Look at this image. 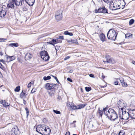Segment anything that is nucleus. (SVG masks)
<instances>
[{
  "label": "nucleus",
  "mask_w": 135,
  "mask_h": 135,
  "mask_svg": "<svg viewBox=\"0 0 135 135\" xmlns=\"http://www.w3.org/2000/svg\"><path fill=\"white\" fill-rule=\"evenodd\" d=\"M49 95L50 96H52V95H54L52 94V93H51V91H50V92H49Z\"/></svg>",
  "instance_id": "obj_58"
},
{
  "label": "nucleus",
  "mask_w": 135,
  "mask_h": 135,
  "mask_svg": "<svg viewBox=\"0 0 135 135\" xmlns=\"http://www.w3.org/2000/svg\"><path fill=\"white\" fill-rule=\"evenodd\" d=\"M35 92V91H33V89H32L31 91V93H33Z\"/></svg>",
  "instance_id": "obj_64"
},
{
  "label": "nucleus",
  "mask_w": 135,
  "mask_h": 135,
  "mask_svg": "<svg viewBox=\"0 0 135 135\" xmlns=\"http://www.w3.org/2000/svg\"><path fill=\"white\" fill-rule=\"evenodd\" d=\"M17 128H13L11 131V135H17L18 133V129L17 127Z\"/></svg>",
  "instance_id": "obj_12"
},
{
  "label": "nucleus",
  "mask_w": 135,
  "mask_h": 135,
  "mask_svg": "<svg viewBox=\"0 0 135 135\" xmlns=\"http://www.w3.org/2000/svg\"><path fill=\"white\" fill-rule=\"evenodd\" d=\"M73 70L72 69L68 71V73H72L73 72Z\"/></svg>",
  "instance_id": "obj_56"
},
{
  "label": "nucleus",
  "mask_w": 135,
  "mask_h": 135,
  "mask_svg": "<svg viewBox=\"0 0 135 135\" xmlns=\"http://www.w3.org/2000/svg\"><path fill=\"white\" fill-rule=\"evenodd\" d=\"M62 40L57 39V43H61L62 42Z\"/></svg>",
  "instance_id": "obj_52"
},
{
  "label": "nucleus",
  "mask_w": 135,
  "mask_h": 135,
  "mask_svg": "<svg viewBox=\"0 0 135 135\" xmlns=\"http://www.w3.org/2000/svg\"><path fill=\"white\" fill-rule=\"evenodd\" d=\"M72 103L69 102H68L67 103V107H70Z\"/></svg>",
  "instance_id": "obj_42"
},
{
  "label": "nucleus",
  "mask_w": 135,
  "mask_h": 135,
  "mask_svg": "<svg viewBox=\"0 0 135 135\" xmlns=\"http://www.w3.org/2000/svg\"><path fill=\"white\" fill-rule=\"evenodd\" d=\"M3 10V7L2 5H0V12Z\"/></svg>",
  "instance_id": "obj_55"
},
{
  "label": "nucleus",
  "mask_w": 135,
  "mask_h": 135,
  "mask_svg": "<svg viewBox=\"0 0 135 135\" xmlns=\"http://www.w3.org/2000/svg\"><path fill=\"white\" fill-rule=\"evenodd\" d=\"M118 107L120 109L121 108L122 111L123 110V109H124L126 106V104L123 100L121 99L118 102Z\"/></svg>",
  "instance_id": "obj_5"
},
{
  "label": "nucleus",
  "mask_w": 135,
  "mask_h": 135,
  "mask_svg": "<svg viewBox=\"0 0 135 135\" xmlns=\"http://www.w3.org/2000/svg\"><path fill=\"white\" fill-rule=\"evenodd\" d=\"M91 88L90 87H86L85 88V89L86 91H89L91 90Z\"/></svg>",
  "instance_id": "obj_35"
},
{
  "label": "nucleus",
  "mask_w": 135,
  "mask_h": 135,
  "mask_svg": "<svg viewBox=\"0 0 135 135\" xmlns=\"http://www.w3.org/2000/svg\"><path fill=\"white\" fill-rule=\"evenodd\" d=\"M110 6L112 8L113 10H115L117 9H119L120 8L119 7L120 6L119 5L117 6L116 3H114L113 4H112V3L111 4Z\"/></svg>",
  "instance_id": "obj_13"
},
{
  "label": "nucleus",
  "mask_w": 135,
  "mask_h": 135,
  "mask_svg": "<svg viewBox=\"0 0 135 135\" xmlns=\"http://www.w3.org/2000/svg\"><path fill=\"white\" fill-rule=\"evenodd\" d=\"M105 2L107 3H109V5H110L111 4L113 3L112 0H103Z\"/></svg>",
  "instance_id": "obj_29"
},
{
  "label": "nucleus",
  "mask_w": 135,
  "mask_h": 135,
  "mask_svg": "<svg viewBox=\"0 0 135 135\" xmlns=\"http://www.w3.org/2000/svg\"><path fill=\"white\" fill-rule=\"evenodd\" d=\"M119 81H116L114 82V84L116 85H118L119 84Z\"/></svg>",
  "instance_id": "obj_50"
},
{
  "label": "nucleus",
  "mask_w": 135,
  "mask_h": 135,
  "mask_svg": "<svg viewBox=\"0 0 135 135\" xmlns=\"http://www.w3.org/2000/svg\"><path fill=\"white\" fill-rule=\"evenodd\" d=\"M1 15H2L3 17H4L6 14V12L4 10H2L0 13Z\"/></svg>",
  "instance_id": "obj_32"
},
{
  "label": "nucleus",
  "mask_w": 135,
  "mask_h": 135,
  "mask_svg": "<svg viewBox=\"0 0 135 135\" xmlns=\"http://www.w3.org/2000/svg\"><path fill=\"white\" fill-rule=\"evenodd\" d=\"M33 83L32 82H30L28 84V85H27L28 88H29L31 86V85H32V84Z\"/></svg>",
  "instance_id": "obj_44"
},
{
  "label": "nucleus",
  "mask_w": 135,
  "mask_h": 135,
  "mask_svg": "<svg viewBox=\"0 0 135 135\" xmlns=\"http://www.w3.org/2000/svg\"><path fill=\"white\" fill-rule=\"evenodd\" d=\"M70 108H71V109L73 110H75L77 109V107L74 104L72 103L71 104V105L70 106Z\"/></svg>",
  "instance_id": "obj_27"
},
{
  "label": "nucleus",
  "mask_w": 135,
  "mask_h": 135,
  "mask_svg": "<svg viewBox=\"0 0 135 135\" xmlns=\"http://www.w3.org/2000/svg\"><path fill=\"white\" fill-rule=\"evenodd\" d=\"M67 41L69 43H70V42H71V40H67Z\"/></svg>",
  "instance_id": "obj_63"
},
{
  "label": "nucleus",
  "mask_w": 135,
  "mask_h": 135,
  "mask_svg": "<svg viewBox=\"0 0 135 135\" xmlns=\"http://www.w3.org/2000/svg\"><path fill=\"white\" fill-rule=\"evenodd\" d=\"M27 95V94L25 93V91L23 90L20 94V97L21 98H22L24 97H26Z\"/></svg>",
  "instance_id": "obj_22"
},
{
  "label": "nucleus",
  "mask_w": 135,
  "mask_h": 135,
  "mask_svg": "<svg viewBox=\"0 0 135 135\" xmlns=\"http://www.w3.org/2000/svg\"><path fill=\"white\" fill-rule=\"evenodd\" d=\"M0 62H2L3 64H5V62H6V61L4 60L3 59L0 60Z\"/></svg>",
  "instance_id": "obj_51"
},
{
  "label": "nucleus",
  "mask_w": 135,
  "mask_h": 135,
  "mask_svg": "<svg viewBox=\"0 0 135 135\" xmlns=\"http://www.w3.org/2000/svg\"><path fill=\"white\" fill-rule=\"evenodd\" d=\"M121 118H120H120H116V119H115L114 120H112L113 121H115V123L116 124H118L120 121V119Z\"/></svg>",
  "instance_id": "obj_31"
},
{
  "label": "nucleus",
  "mask_w": 135,
  "mask_h": 135,
  "mask_svg": "<svg viewBox=\"0 0 135 135\" xmlns=\"http://www.w3.org/2000/svg\"><path fill=\"white\" fill-rule=\"evenodd\" d=\"M9 46H14L15 47H17L18 46V43H13L10 44L9 45Z\"/></svg>",
  "instance_id": "obj_26"
},
{
  "label": "nucleus",
  "mask_w": 135,
  "mask_h": 135,
  "mask_svg": "<svg viewBox=\"0 0 135 135\" xmlns=\"http://www.w3.org/2000/svg\"><path fill=\"white\" fill-rule=\"evenodd\" d=\"M62 15L57 14V15H56L55 16V19L57 21H58L61 20L62 18Z\"/></svg>",
  "instance_id": "obj_21"
},
{
  "label": "nucleus",
  "mask_w": 135,
  "mask_h": 135,
  "mask_svg": "<svg viewBox=\"0 0 135 135\" xmlns=\"http://www.w3.org/2000/svg\"><path fill=\"white\" fill-rule=\"evenodd\" d=\"M58 38L64 39V36H59V37Z\"/></svg>",
  "instance_id": "obj_49"
},
{
  "label": "nucleus",
  "mask_w": 135,
  "mask_h": 135,
  "mask_svg": "<svg viewBox=\"0 0 135 135\" xmlns=\"http://www.w3.org/2000/svg\"><path fill=\"white\" fill-rule=\"evenodd\" d=\"M22 8H23V10L24 11H27L28 10V9L27 8V7H26L25 6H23Z\"/></svg>",
  "instance_id": "obj_41"
},
{
  "label": "nucleus",
  "mask_w": 135,
  "mask_h": 135,
  "mask_svg": "<svg viewBox=\"0 0 135 135\" xmlns=\"http://www.w3.org/2000/svg\"><path fill=\"white\" fill-rule=\"evenodd\" d=\"M26 2L30 6H32L35 3V0H26Z\"/></svg>",
  "instance_id": "obj_19"
},
{
  "label": "nucleus",
  "mask_w": 135,
  "mask_h": 135,
  "mask_svg": "<svg viewBox=\"0 0 135 135\" xmlns=\"http://www.w3.org/2000/svg\"><path fill=\"white\" fill-rule=\"evenodd\" d=\"M20 86H18L16 87L15 89V91L16 92H19L20 90Z\"/></svg>",
  "instance_id": "obj_34"
},
{
  "label": "nucleus",
  "mask_w": 135,
  "mask_h": 135,
  "mask_svg": "<svg viewBox=\"0 0 135 135\" xmlns=\"http://www.w3.org/2000/svg\"><path fill=\"white\" fill-rule=\"evenodd\" d=\"M122 119L125 120H127L130 117L129 110L128 112H127L126 111L123 112L122 110Z\"/></svg>",
  "instance_id": "obj_7"
},
{
  "label": "nucleus",
  "mask_w": 135,
  "mask_h": 135,
  "mask_svg": "<svg viewBox=\"0 0 135 135\" xmlns=\"http://www.w3.org/2000/svg\"><path fill=\"white\" fill-rule=\"evenodd\" d=\"M7 39L3 38H0V42L2 41H4L5 40H6Z\"/></svg>",
  "instance_id": "obj_48"
},
{
  "label": "nucleus",
  "mask_w": 135,
  "mask_h": 135,
  "mask_svg": "<svg viewBox=\"0 0 135 135\" xmlns=\"http://www.w3.org/2000/svg\"><path fill=\"white\" fill-rule=\"evenodd\" d=\"M134 22V20L133 19H131L129 21V25H132Z\"/></svg>",
  "instance_id": "obj_36"
},
{
  "label": "nucleus",
  "mask_w": 135,
  "mask_h": 135,
  "mask_svg": "<svg viewBox=\"0 0 135 135\" xmlns=\"http://www.w3.org/2000/svg\"><path fill=\"white\" fill-rule=\"evenodd\" d=\"M43 132V135H49L51 132V129L49 128H46L45 127V129Z\"/></svg>",
  "instance_id": "obj_14"
},
{
  "label": "nucleus",
  "mask_w": 135,
  "mask_h": 135,
  "mask_svg": "<svg viewBox=\"0 0 135 135\" xmlns=\"http://www.w3.org/2000/svg\"><path fill=\"white\" fill-rule=\"evenodd\" d=\"M99 37L100 39L103 42L105 41V35L103 33H102L99 35Z\"/></svg>",
  "instance_id": "obj_18"
},
{
  "label": "nucleus",
  "mask_w": 135,
  "mask_h": 135,
  "mask_svg": "<svg viewBox=\"0 0 135 135\" xmlns=\"http://www.w3.org/2000/svg\"><path fill=\"white\" fill-rule=\"evenodd\" d=\"M103 112H104V111H103V110L102 111L99 109V113L100 116L101 117L102 116V115L103 114Z\"/></svg>",
  "instance_id": "obj_37"
},
{
  "label": "nucleus",
  "mask_w": 135,
  "mask_h": 135,
  "mask_svg": "<svg viewBox=\"0 0 135 135\" xmlns=\"http://www.w3.org/2000/svg\"><path fill=\"white\" fill-rule=\"evenodd\" d=\"M15 4V0H12L7 5V7L11 8H14V4Z\"/></svg>",
  "instance_id": "obj_10"
},
{
  "label": "nucleus",
  "mask_w": 135,
  "mask_h": 135,
  "mask_svg": "<svg viewBox=\"0 0 135 135\" xmlns=\"http://www.w3.org/2000/svg\"><path fill=\"white\" fill-rule=\"evenodd\" d=\"M102 79H104L105 78V76L103 74V73H102Z\"/></svg>",
  "instance_id": "obj_61"
},
{
  "label": "nucleus",
  "mask_w": 135,
  "mask_h": 135,
  "mask_svg": "<svg viewBox=\"0 0 135 135\" xmlns=\"http://www.w3.org/2000/svg\"><path fill=\"white\" fill-rule=\"evenodd\" d=\"M107 108H104L103 111L104 113L109 119L111 120H114L117 118H118V115L116 113L114 110L111 108H109L108 111H107Z\"/></svg>",
  "instance_id": "obj_1"
},
{
  "label": "nucleus",
  "mask_w": 135,
  "mask_h": 135,
  "mask_svg": "<svg viewBox=\"0 0 135 135\" xmlns=\"http://www.w3.org/2000/svg\"><path fill=\"white\" fill-rule=\"evenodd\" d=\"M129 110V114L130 115V117L131 118L135 119V109Z\"/></svg>",
  "instance_id": "obj_9"
},
{
  "label": "nucleus",
  "mask_w": 135,
  "mask_h": 135,
  "mask_svg": "<svg viewBox=\"0 0 135 135\" xmlns=\"http://www.w3.org/2000/svg\"><path fill=\"white\" fill-rule=\"evenodd\" d=\"M65 135H70V132H67L66 133Z\"/></svg>",
  "instance_id": "obj_59"
},
{
  "label": "nucleus",
  "mask_w": 135,
  "mask_h": 135,
  "mask_svg": "<svg viewBox=\"0 0 135 135\" xmlns=\"http://www.w3.org/2000/svg\"><path fill=\"white\" fill-rule=\"evenodd\" d=\"M32 57V55L30 53H27L25 56V59L26 60H29Z\"/></svg>",
  "instance_id": "obj_20"
},
{
  "label": "nucleus",
  "mask_w": 135,
  "mask_h": 135,
  "mask_svg": "<svg viewBox=\"0 0 135 135\" xmlns=\"http://www.w3.org/2000/svg\"><path fill=\"white\" fill-rule=\"evenodd\" d=\"M117 35V32L114 30L110 29L107 33V37L108 39L115 41Z\"/></svg>",
  "instance_id": "obj_2"
},
{
  "label": "nucleus",
  "mask_w": 135,
  "mask_h": 135,
  "mask_svg": "<svg viewBox=\"0 0 135 135\" xmlns=\"http://www.w3.org/2000/svg\"><path fill=\"white\" fill-rule=\"evenodd\" d=\"M51 78V77L50 76H48L46 77L45 76L43 78V79L45 80H47L50 79Z\"/></svg>",
  "instance_id": "obj_33"
},
{
  "label": "nucleus",
  "mask_w": 135,
  "mask_h": 135,
  "mask_svg": "<svg viewBox=\"0 0 135 135\" xmlns=\"http://www.w3.org/2000/svg\"><path fill=\"white\" fill-rule=\"evenodd\" d=\"M24 3V0H15V5L21 6Z\"/></svg>",
  "instance_id": "obj_15"
},
{
  "label": "nucleus",
  "mask_w": 135,
  "mask_h": 135,
  "mask_svg": "<svg viewBox=\"0 0 135 135\" xmlns=\"http://www.w3.org/2000/svg\"><path fill=\"white\" fill-rule=\"evenodd\" d=\"M71 41L72 43H75V44H78L77 40L76 39H74L73 40L71 39Z\"/></svg>",
  "instance_id": "obj_30"
},
{
  "label": "nucleus",
  "mask_w": 135,
  "mask_h": 135,
  "mask_svg": "<svg viewBox=\"0 0 135 135\" xmlns=\"http://www.w3.org/2000/svg\"><path fill=\"white\" fill-rule=\"evenodd\" d=\"M45 88L47 89L50 90L53 89H57V84L49 83L45 84Z\"/></svg>",
  "instance_id": "obj_6"
},
{
  "label": "nucleus",
  "mask_w": 135,
  "mask_h": 135,
  "mask_svg": "<svg viewBox=\"0 0 135 135\" xmlns=\"http://www.w3.org/2000/svg\"><path fill=\"white\" fill-rule=\"evenodd\" d=\"M99 13H108V12L107 10L104 7L102 8H99Z\"/></svg>",
  "instance_id": "obj_17"
},
{
  "label": "nucleus",
  "mask_w": 135,
  "mask_h": 135,
  "mask_svg": "<svg viewBox=\"0 0 135 135\" xmlns=\"http://www.w3.org/2000/svg\"><path fill=\"white\" fill-rule=\"evenodd\" d=\"M120 81L122 86L123 87H126L127 86V84L126 83H125L124 80L123 79H122L121 80L119 79V80Z\"/></svg>",
  "instance_id": "obj_23"
},
{
  "label": "nucleus",
  "mask_w": 135,
  "mask_h": 135,
  "mask_svg": "<svg viewBox=\"0 0 135 135\" xmlns=\"http://www.w3.org/2000/svg\"><path fill=\"white\" fill-rule=\"evenodd\" d=\"M64 34L65 35H68L70 36L73 35V33L71 32H69L68 31H65L64 32Z\"/></svg>",
  "instance_id": "obj_28"
},
{
  "label": "nucleus",
  "mask_w": 135,
  "mask_h": 135,
  "mask_svg": "<svg viewBox=\"0 0 135 135\" xmlns=\"http://www.w3.org/2000/svg\"><path fill=\"white\" fill-rule=\"evenodd\" d=\"M86 104H81L78 105L77 106V109H80L84 107L86 105Z\"/></svg>",
  "instance_id": "obj_24"
},
{
  "label": "nucleus",
  "mask_w": 135,
  "mask_h": 135,
  "mask_svg": "<svg viewBox=\"0 0 135 135\" xmlns=\"http://www.w3.org/2000/svg\"><path fill=\"white\" fill-rule=\"evenodd\" d=\"M62 12L61 10H59L56 13V15H62Z\"/></svg>",
  "instance_id": "obj_43"
},
{
  "label": "nucleus",
  "mask_w": 135,
  "mask_h": 135,
  "mask_svg": "<svg viewBox=\"0 0 135 135\" xmlns=\"http://www.w3.org/2000/svg\"><path fill=\"white\" fill-rule=\"evenodd\" d=\"M52 76L55 79L56 81L59 84L60 83L57 78L55 76H53L52 75Z\"/></svg>",
  "instance_id": "obj_45"
},
{
  "label": "nucleus",
  "mask_w": 135,
  "mask_h": 135,
  "mask_svg": "<svg viewBox=\"0 0 135 135\" xmlns=\"http://www.w3.org/2000/svg\"><path fill=\"white\" fill-rule=\"evenodd\" d=\"M55 89H54L52 90L51 91V93H52L53 94L55 92Z\"/></svg>",
  "instance_id": "obj_57"
},
{
  "label": "nucleus",
  "mask_w": 135,
  "mask_h": 135,
  "mask_svg": "<svg viewBox=\"0 0 135 135\" xmlns=\"http://www.w3.org/2000/svg\"><path fill=\"white\" fill-rule=\"evenodd\" d=\"M124 132L123 131H120L119 133V135H124Z\"/></svg>",
  "instance_id": "obj_39"
},
{
  "label": "nucleus",
  "mask_w": 135,
  "mask_h": 135,
  "mask_svg": "<svg viewBox=\"0 0 135 135\" xmlns=\"http://www.w3.org/2000/svg\"><path fill=\"white\" fill-rule=\"evenodd\" d=\"M99 9H96L95 10V13H99Z\"/></svg>",
  "instance_id": "obj_54"
},
{
  "label": "nucleus",
  "mask_w": 135,
  "mask_h": 135,
  "mask_svg": "<svg viewBox=\"0 0 135 135\" xmlns=\"http://www.w3.org/2000/svg\"><path fill=\"white\" fill-rule=\"evenodd\" d=\"M26 111V113L27 114V117L29 115V111L28 110L27 108H26L25 109Z\"/></svg>",
  "instance_id": "obj_40"
},
{
  "label": "nucleus",
  "mask_w": 135,
  "mask_h": 135,
  "mask_svg": "<svg viewBox=\"0 0 135 135\" xmlns=\"http://www.w3.org/2000/svg\"><path fill=\"white\" fill-rule=\"evenodd\" d=\"M67 80L68 81H69L70 82H73V80L70 78H67Z\"/></svg>",
  "instance_id": "obj_47"
},
{
  "label": "nucleus",
  "mask_w": 135,
  "mask_h": 135,
  "mask_svg": "<svg viewBox=\"0 0 135 135\" xmlns=\"http://www.w3.org/2000/svg\"><path fill=\"white\" fill-rule=\"evenodd\" d=\"M49 43L54 45V44L57 43V39H52L51 41L49 42Z\"/></svg>",
  "instance_id": "obj_25"
},
{
  "label": "nucleus",
  "mask_w": 135,
  "mask_h": 135,
  "mask_svg": "<svg viewBox=\"0 0 135 135\" xmlns=\"http://www.w3.org/2000/svg\"><path fill=\"white\" fill-rule=\"evenodd\" d=\"M130 33H127L126 34V38H128L130 36Z\"/></svg>",
  "instance_id": "obj_46"
},
{
  "label": "nucleus",
  "mask_w": 135,
  "mask_h": 135,
  "mask_svg": "<svg viewBox=\"0 0 135 135\" xmlns=\"http://www.w3.org/2000/svg\"><path fill=\"white\" fill-rule=\"evenodd\" d=\"M89 76L90 77H91V78H94V75H93V74H90L89 75Z\"/></svg>",
  "instance_id": "obj_60"
},
{
  "label": "nucleus",
  "mask_w": 135,
  "mask_h": 135,
  "mask_svg": "<svg viewBox=\"0 0 135 135\" xmlns=\"http://www.w3.org/2000/svg\"><path fill=\"white\" fill-rule=\"evenodd\" d=\"M0 103L5 107H7L9 105V103H8L5 100H2L0 101Z\"/></svg>",
  "instance_id": "obj_16"
},
{
  "label": "nucleus",
  "mask_w": 135,
  "mask_h": 135,
  "mask_svg": "<svg viewBox=\"0 0 135 135\" xmlns=\"http://www.w3.org/2000/svg\"><path fill=\"white\" fill-rule=\"evenodd\" d=\"M40 55L41 58L45 61H48L50 57L46 51H42L41 52Z\"/></svg>",
  "instance_id": "obj_4"
},
{
  "label": "nucleus",
  "mask_w": 135,
  "mask_h": 135,
  "mask_svg": "<svg viewBox=\"0 0 135 135\" xmlns=\"http://www.w3.org/2000/svg\"><path fill=\"white\" fill-rule=\"evenodd\" d=\"M16 57L15 56H7V60L6 61V62H8L11 61H13L15 59Z\"/></svg>",
  "instance_id": "obj_11"
},
{
  "label": "nucleus",
  "mask_w": 135,
  "mask_h": 135,
  "mask_svg": "<svg viewBox=\"0 0 135 135\" xmlns=\"http://www.w3.org/2000/svg\"><path fill=\"white\" fill-rule=\"evenodd\" d=\"M23 103L25 105L26 104V100H25L24 99H23Z\"/></svg>",
  "instance_id": "obj_62"
},
{
  "label": "nucleus",
  "mask_w": 135,
  "mask_h": 135,
  "mask_svg": "<svg viewBox=\"0 0 135 135\" xmlns=\"http://www.w3.org/2000/svg\"><path fill=\"white\" fill-rule=\"evenodd\" d=\"M45 125H39L36 127V131L37 132L43 135V132L45 129Z\"/></svg>",
  "instance_id": "obj_3"
},
{
  "label": "nucleus",
  "mask_w": 135,
  "mask_h": 135,
  "mask_svg": "<svg viewBox=\"0 0 135 135\" xmlns=\"http://www.w3.org/2000/svg\"><path fill=\"white\" fill-rule=\"evenodd\" d=\"M70 57L69 56H67L64 59V60H66L68 59H69L70 58Z\"/></svg>",
  "instance_id": "obj_53"
},
{
  "label": "nucleus",
  "mask_w": 135,
  "mask_h": 135,
  "mask_svg": "<svg viewBox=\"0 0 135 135\" xmlns=\"http://www.w3.org/2000/svg\"><path fill=\"white\" fill-rule=\"evenodd\" d=\"M105 58L106 59L107 62L108 63L114 64L115 63V60L113 58H111L109 55H106Z\"/></svg>",
  "instance_id": "obj_8"
},
{
  "label": "nucleus",
  "mask_w": 135,
  "mask_h": 135,
  "mask_svg": "<svg viewBox=\"0 0 135 135\" xmlns=\"http://www.w3.org/2000/svg\"><path fill=\"white\" fill-rule=\"evenodd\" d=\"M53 112L57 114H60L61 113L60 111L57 110H53Z\"/></svg>",
  "instance_id": "obj_38"
}]
</instances>
